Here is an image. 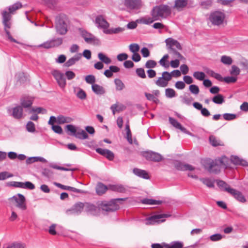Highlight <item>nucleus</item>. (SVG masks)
Returning <instances> with one entry per match:
<instances>
[{
    "mask_svg": "<svg viewBox=\"0 0 248 248\" xmlns=\"http://www.w3.org/2000/svg\"><path fill=\"white\" fill-rule=\"evenodd\" d=\"M21 7V3L18 1L8 7V9L9 10V12H7L6 10H4L1 13L4 31L7 35V37L11 42L17 44L20 43L12 36L8 29L11 28L12 25L11 22H10L12 17L11 14H13L15 11L20 8Z\"/></svg>",
    "mask_w": 248,
    "mask_h": 248,
    "instance_id": "1",
    "label": "nucleus"
},
{
    "mask_svg": "<svg viewBox=\"0 0 248 248\" xmlns=\"http://www.w3.org/2000/svg\"><path fill=\"white\" fill-rule=\"evenodd\" d=\"M230 160L228 158L223 156L215 160L208 159L204 160L203 164L204 168L210 173L217 174L220 172V168L225 169L229 167Z\"/></svg>",
    "mask_w": 248,
    "mask_h": 248,
    "instance_id": "2",
    "label": "nucleus"
},
{
    "mask_svg": "<svg viewBox=\"0 0 248 248\" xmlns=\"http://www.w3.org/2000/svg\"><path fill=\"white\" fill-rule=\"evenodd\" d=\"M166 47L169 52L172 54L174 58H179L180 60H185V57L181 55L179 50H182V46L180 43L176 40L172 38H168L165 41Z\"/></svg>",
    "mask_w": 248,
    "mask_h": 248,
    "instance_id": "3",
    "label": "nucleus"
},
{
    "mask_svg": "<svg viewBox=\"0 0 248 248\" xmlns=\"http://www.w3.org/2000/svg\"><path fill=\"white\" fill-rule=\"evenodd\" d=\"M127 198H117L111 200L110 201H101L98 202V206L99 209L107 214L115 212L119 209V205L117 202L123 201Z\"/></svg>",
    "mask_w": 248,
    "mask_h": 248,
    "instance_id": "4",
    "label": "nucleus"
},
{
    "mask_svg": "<svg viewBox=\"0 0 248 248\" xmlns=\"http://www.w3.org/2000/svg\"><path fill=\"white\" fill-rule=\"evenodd\" d=\"M171 13V7L165 4H161L154 7L151 12L152 16L156 20L160 17L165 18L170 16Z\"/></svg>",
    "mask_w": 248,
    "mask_h": 248,
    "instance_id": "5",
    "label": "nucleus"
},
{
    "mask_svg": "<svg viewBox=\"0 0 248 248\" xmlns=\"http://www.w3.org/2000/svg\"><path fill=\"white\" fill-rule=\"evenodd\" d=\"M181 75V72L179 70H174L170 73L167 71L163 72L162 77H159L155 81V83L159 87H165L168 86L169 81L171 79L172 77H179Z\"/></svg>",
    "mask_w": 248,
    "mask_h": 248,
    "instance_id": "6",
    "label": "nucleus"
},
{
    "mask_svg": "<svg viewBox=\"0 0 248 248\" xmlns=\"http://www.w3.org/2000/svg\"><path fill=\"white\" fill-rule=\"evenodd\" d=\"M67 16L63 14H60L55 17V24L57 31L61 35L65 34L67 31Z\"/></svg>",
    "mask_w": 248,
    "mask_h": 248,
    "instance_id": "7",
    "label": "nucleus"
},
{
    "mask_svg": "<svg viewBox=\"0 0 248 248\" xmlns=\"http://www.w3.org/2000/svg\"><path fill=\"white\" fill-rule=\"evenodd\" d=\"M16 202V206L22 211L27 209L26 199L25 196L20 193L14 195L12 198Z\"/></svg>",
    "mask_w": 248,
    "mask_h": 248,
    "instance_id": "8",
    "label": "nucleus"
},
{
    "mask_svg": "<svg viewBox=\"0 0 248 248\" xmlns=\"http://www.w3.org/2000/svg\"><path fill=\"white\" fill-rule=\"evenodd\" d=\"M170 215L167 214H162L159 215H155L152 216H151L149 217L146 218V225H151L154 224L155 223H159L163 222L165 221V219H161L163 218H166L170 217Z\"/></svg>",
    "mask_w": 248,
    "mask_h": 248,
    "instance_id": "9",
    "label": "nucleus"
},
{
    "mask_svg": "<svg viewBox=\"0 0 248 248\" xmlns=\"http://www.w3.org/2000/svg\"><path fill=\"white\" fill-rule=\"evenodd\" d=\"M142 155L147 160L155 162H160L163 159V156L160 154L153 151L144 152Z\"/></svg>",
    "mask_w": 248,
    "mask_h": 248,
    "instance_id": "10",
    "label": "nucleus"
},
{
    "mask_svg": "<svg viewBox=\"0 0 248 248\" xmlns=\"http://www.w3.org/2000/svg\"><path fill=\"white\" fill-rule=\"evenodd\" d=\"M210 19L213 25L218 26L222 24L224 15L221 12L217 11L210 15Z\"/></svg>",
    "mask_w": 248,
    "mask_h": 248,
    "instance_id": "11",
    "label": "nucleus"
},
{
    "mask_svg": "<svg viewBox=\"0 0 248 248\" xmlns=\"http://www.w3.org/2000/svg\"><path fill=\"white\" fill-rule=\"evenodd\" d=\"M84 210V203L78 202L75 203L71 209L66 210V213L68 215H78Z\"/></svg>",
    "mask_w": 248,
    "mask_h": 248,
    "instance_id": "12",
    "label": "nucleus"
},
{
    "mask_svg": "<svg viewBox=\"0 0 248 248\" xmlns=\"http://www.w3.org/2000/svg\"><path fill=\"white\" fill-rule=\"evenodd\" d=\"M46 111V109L42 107H33L28 110L29 114H31L30 119L32 121H37L38 119V114H45Z\"/></svg>",
    "mask_w": 248,
    "mask_h": 248,
    "instance_id": "13",
    "label": "nucleus"
},
{
    "mask_svg": "<svg viewBox=\"0 0 248 248\" xmlns=\"http://www.w3.org/2000/svg\"><path fill=\"white\" fill-rule=\"evenodd\" d=\"M84 209L88 214L93 216L98 215L100 210L98 206L97 207L95 205L89 202L84 203Z\"/></svg>",
    "mask_w": 248,
    "mask_h": 248,
    "instance_id": "14",
    "label": "nucleus"
},
{
    "mask_svg": "<svg viewBox=\"0 0 248 248\" xmlns=\"http://www.w3.org/2000/svg\"><path fill=\"white\" fill-rule=\"evenodd\" d=\"M52 74L56 79L59 85L61 88H64L66 85V80L63 74L57 70L54 71Z\"/></svg>",
    "mask_w": 248,
    "mask_h": 248,
    "instance_id": "15",
    "label": "nucleus"
},
{
    "mask_svg": "<svg viewBox=\"0 0 248 248\" xmlns=\"http://www.w3.org/2000/svg\"><path fill=\"white\" fill-rule=\"evenodd\" d=\"M124 4L131 10L139 9L141 7L140 0H125Z\"/></svg>",
    "mask_w": 248,
    "mask_h": 248,
    "instance_id": "16",
    "label": "nucleus"
},
{
    "mask_svg": "<svg viewBox=\"0 0 248 248\" xmlns=\"http://www.w3.org/2000/svg\"><path fill=\"white\" fill-rule=\"evenodd\" d=\"M95 24L97 27L104 30L107 29L109 27V23L101 15L98 16L95 18Z\"/></svg>",
    "mask_w": 248,
    "mask_h": 248,
    "instance_id": "17",
    "label": "nucleus"
},
{
    "mask_svg": "<svg viewBox=\"0 0 248 248\" xmlns=\"http://www.w3.org/2000/svg\"><path fill=\"white\" fill-rule=\"evenodd\" d=\"M34 101L33 98L31 96H23L20 99V104L22 108H30Z\"/></svg>",
    "mask_w": 248,
    "mask_h": 248,
    "instance_id": "18",
    "label": "nucleus"
},
{
    "mask_svg": "<svg viewBox=\"0 0 248 248\" xmlns=\"http://www.w3.org/2000/svg\"><path fill=\"white\" fill-rule=\"evenodd\" d=\"M23 108L20 105H17L12 108L11 115L15 119H20L23 115Z\"/></svg>",
    "mask_w": 248,
    "mask_h": 248,
    "instance_id": "19",
    "label": "nucleus"
},
{
    "mask_svg": "<svg viewBox=\"0 0 248 248\" xmlns=\"http://www.w3.org/2000/svg\"><path fill=\"white\" fill-rule=\"evenodd\" d=\"M133 172L135 175L143 179H149L150 178L148 173L145 170L135 168L133 169Z\"/></svg>",
    "mask_w": 248,
    "mask_h": 248,
    "instance_id": "20",
    "label": "nucleus"
},
{
    "mask_svg": "<svg viewBox=\"0 0 248 248\" xmlns=\"http://www.w3.org/2000/svg\"><path fill=\"white\" fill-rule=\"evenodd\" d=\"M217 185L223 191L230 193L234 191V189L231 188L230 186L223 180H217Z\"/></svg>",
    "mask_w": 248,
    "mask_h": 248,
    "instance_id": "21",
    "label": "nucleus"
},
{
    "mask_svg": "<svg viewBox=\"0 0 248 248\" xmlns=\"http://www.w3.org/2000/svg\"><path fill=\"white\" fill-rule=\"evenodd\" d=\"M231 162L235 165H240L243 166H248V163L247 161L240 158L237 156L232 155L230 158Z\"/></svg>",
    "mask_w": 248,
    "mask_h": 248,
    "instance_id": "22",
    "label": "nucleus"
},
{
    "mask_svg": "<svg viewBox=\"0 0 248 248\" xmlns=\"http://www.w3.org/2000/svg\"><path fill=\"white\" fill-rule=\"evenodd\" d=\"M82 55L80 53H78L74 55L72 58L69 59L65 63V65L66 67H70L74 65L81 58Z\"/></svg>",
    "mask_w": 248,
    "mask_h": 248,
    "instance_id": "23",
    "label": "nucleus"
},
{
    "mask_svg": "<svg viewBox=\"0 0 248 248\" xmlns=\"http://www.w3.org/2000/svg\"><path fill=\"white\" fill-rule=\"evenodd\" d=\"M93 91L97 95H102L106 92L103 87L97 84H93L92 86Z\"/></svg>",
    "mask_w": 248,
    "mask_h": 248,
    "instance_id": "24",
    "label": "nucleus"
},
{
    "mask_svg": "<svg viewBox=\"0 0 248 248\" xmlns=\"http://www.w3.org/2000/svg\"><path fill=\"white\" fill-rule=\"evenodd\" d=\"M235 199H236L238 201L244 202H246V199L241 192L240 191L234 189V191L230 193Z\"/></svg>",
    "mask_w": 248,
    "mask_h": 248,
    "instance_id": "25",
    "label": "nucleus"
},
{
    "mask_svg": "<svg viewBox=\"0 0 248 248\" xmlns=\"http://www.w3.org/2000/svg\"><path fill=\"white\" fill-rule=\"evenodd\" d=\"M62 43V38H54L49 42H47V48L57 47L61 45Z\"/></svg>",
    "mask_w": 248,
    "mask_h": 248,
    "instance_id": "26",
    "label": "nucleus"
},
{
    "mask_svg": "<svg viewBox=\"0 0 248 248\" xmlns=\"http://www.w3.org/2000/svg\"><path fill=\"white\" fill-rule=\"evenodd\" d=\"M210 143L214 147L218 146H223L224 144L219 139H217L214 135L210 136L209 138Z\"/></svg>",
    "mask_w": 248,
    "mask_h": 248,
    "instance_id": "27",
    "label": "nucleus"
},
{
    "mask_svg": "<svg viewBox=\"0 0 248 248\" xmlns=\"http://www.w3.org/2000/svg\"><path fill=\"white\" fill-rule=\"evenodd\" d=\"M73 121V119L70 117L64 116L62 115H60L57 117V124H59L70 123Z\"/></svg>",
    "mask_w": 248,
    "mask_h": 248,
    "instance_id": "28",
    "label": "nucleus"
},
{
    "mask_svg": "<svg viewBox=\"0 0 248 248\" xmlns=\"http://www.w3.org/2000/svg\"><path fill=\"white\" fill-rule=\"evenodd\" d=\"M81 36L85 40V42L90 43L95 40V37L92 34L87 32L86 31H81Z\"/></svg>",
    "mask_w": 248,
    "mask_h": 248,
    "instance_id": "29",
    "label": "nucleus"
},
{
    "mask_svg": "<svg viewBox=\"0 0 248 248\" xmlns=\"http://www.w3.org/2000/svg\"><path fill=\"white\" fill-rule=\"evenodd\" d=\"M155 20L153 16L152 17H150L149 16H144L137 19L136 21L138 23L148 25L151 23H152Z\"/></svg>",
    "mask_w": 248,
    "mask_h": 248,
    "instance_id": "30",
    "label": "nucleus"
},
{
    "mask_svg": "<svg viewBox=\"0 0 248 248\" xmlns=\"http://www.w3.org/2000/svg\"><path fill=\"white\" fill-rule=\"evenodd\" d=\"M108 187L102 183H98L96 187V192L98 195H102L104 194Z\"/></svg>",
    "mask_w": 248,
    "mask_h": 248,
    "instance_id": "31",
    "label": "nucleus"
},
{
    "mask_svg": "<svg viewBox=\"0 0 248 248\" xmlns=\"http://www.w3.org/2000/svg\"><path fill=\"white\" fill-rule=\"evenodd\" d=\"M110 188L111 190L120 193H125L127 189L122 185H116L110 186Z\"/></svg>",
    "mask_w": 248,
    "mask_h": 248,
    "instance_id": "32",
    "label": "nucleus"
},
{
    "mask_svg": "<svg viewBox=\"0 0 248 248\" xmlns=\"http://www.w3.org/2000/svg\"><path fill=\"white\" fill-rule=\"evenodd\" d=\"M188 3V0H175L174 7L178 10H181L186 7Z\"/></svg>",
    "mask_w": 248,
    "mask_h": 248,
    "instance_id": "33",
    "label": "nucleus"
},
{
    "mask_svg": "<svg viewBox=\"0 0 248 248\" xmlns=\"http://www.w3.org/2000/svg\"><path fill=\"white\" fill-rule=\"evenodd\" d=\"M165 248H183V243L180 241H173L170 244H164Z\"/></svg>",
    "mask_w": 248,
    "mask_h": 248,
    "instance_id": "34",
    "label": "nucleus"
},
{
    "mask_svg": "<svg viewBox=\"0 0 248 248\" xmlns=\"http://www.w3.org/2000/svg\"><path fill=\"white\" fill-rule=\"evenodd\" d=\"M38 161L46 163V160L45 158L41 156L29 157L26 160V163L31 164Z\"/></svg>",
    "mask_w": 248,
    "mask_h": 248,
    "instance_id": "35",
    "label": "nucleus"
},
{
    "mask_svg": "<svg viewBox=\"0 0 248 248\" xmlns=\"http://www.w3.org/2000/svg\"><path fill=\"white\" fill-rule=\"evenodd\" d=\"M74 136L80 140H85L88 138V135L83 130H80L76 131Z\"/></svg>",
    "mask_w": 248,
    "mask_h": 248,
    "instance_id": "36",
    "label": "nucleus"
},
{
    "mask_svg": "<svg viewBox=\"0 0 248 248\" xmlns=\"http://www.w3.org/2000/svg\"><path fill=\"white\" fill-rule=\"evenodd\" d=\"M124 30V28L121 27H118L116 28H111L109 29H108L107 30H105L104 32L106 34H116L123 32Z\"/></svg>",
    "mask_w": 248,
    "mask_h": 248,
    "instance_id": "37",
    "label": "nucleus"
},
{
    "mask_svg": "<svg viewBox=\"0 0 248 248\" xmlns=\"http://www.w3.org/2000/svg\"><path fill=\"white\" fill-rule=\"evenodd\" d=\"M125 130L126 132V139L128 142L132 143V134L130 129L129 121H128L125 124Z\"/></svg>",
    "mask_w": 248,
    "mask_h": 248,
    "instance_id": "38",
    "label": "nucleus"
},
{
    "mask_svg": "<svg viewBox=\"0 0 248 248\" xmlns=\"http://www.w3.org/2000/svg\"><path fill=\"white\" fill-rule=\"evenodd\" d=\"M212 101L217 104H221L224 102V97L221 94H217L212 98Z\"/></svg>",
    "mask_w": 248,
    "mask_h": 248,
    "instance_id": "39",
    "label": "nucleus"
},
{
    "mask_svg": "<svg viewBox=\"0 0 248 248\" xmlns=\"http://www.w3.org/2000/svg\"><path fill=\"white\" fill-rule=\"evenodd\" d=\"M165 95L167 98H171L176 96L175 90L171 88H167L165 90Z\"/></svg>",
    "mask_w": 248,
    "mask_h": 248,
    "instance_id": "40",
    "label": "nucleus"
},
{
    "mask_svg": "<svg viewBox=\"0 0 248 248\" xmlns=\"http://www.w3.org/2000/svg\"><path fill=\"white\" fill-rule=\"evenodd\" d=\"M98 57L100 61H101L106 64H108L110 63L111 62V59L109 58L106 56V55H105L102 53H99L98 54Z\"/></svg>",
    "mask_w": 248,
    "mask_h": 248,
    "instance_id": "41",
    "label": "nucleus"
},
{
    "mask_svg": "<svg viewBox=\"0 0 248 248\" xmlns=\"http://www.w3.org/2000/svg\"><path fill=\"white\" fill-rule=\"evenodd\" d=\"M65 129L66 132L69 135L74 136L77 130L75 126L72 124H68L66 125Z\"/></svg>",
    "mask_w": 248,
    "mask_h": 248,
    "instance_id": "42",
    "label": "nucleus"
},
{
    "mask_svg": "<svg viewBox=\"0 0 248 248\" xmlns=\"http://www.w3.org/2000/svg\"><path fill=\"white\" fill-rule=\"evenodd\" d=\"M114 83L116 85V90L117 91H121L124 88V84L122 80L119 78H116L114 80Z\"/></svg>",
    "mask_w": 248,
    "mask_h": 248,
    "instance_id": "43",
    "label": "nucleus"
},
{
    "mask_svg": "<svg viewBox=\"0 0 248 248\" xmlns=\"http://www.w3.org/2000/svg\"><path fill=\"white\" fill-rule=\"evenodd\" d=\"M193 77L199 80H203L205 77V74L203 72L196 71L193 73Z\"/></svg>",
    "mask_w": 248,
    "mask_h": 248,
    "instance_id": "44",
    "label": "nucleus"
},
{
    "mask_svg": "<svg viewBox=\"0 0 248 248\" xmlns=\"http://www.w3.org/2000/svg\"><path fill=\"white\" fill-rule=\"evenodd\" d=\"M181 98H182V102L188 106L190 105L192 101L193 100V98L192 97L186 95L181 96Z\"/></svg>",
    "mask_w": 248,
    "mask_h": 248,
    "instance_id": "45",
    "label": "nucleus"
},
{
    "mask_svg": "<svg viewBox=\"0 0 248 248\" xmlns=\"http://www.w3.org/2000/svg\"><path fill=\"white\" fill-rule=\"evenodd\" d=\"M201 181L207 187L209 188H212L214 187V183L211 179L209 178H202L201 179Z\"/></svg>",
    "mask_w": 248,
    "mask_h": 248,
    "instance_id": "46",
    "label": "nucleus"
},
{
    "mask_svg": "<svg viewBox=\"0 0 248 248\" xmlns=\"http://www.w3.org/2000/svg\"><path fill=\"white\" fill-rule=\"evenodd\" d=\"M22 188L32 190L35 188L34 185L30 181L23 182Z\"/></svg>",
    "mask_w": 248,
    "mask_h": 248,
    "instance_id": "47",
    "label": "nucleus"
},
{
    "mask_svg": "<svg viewBox=\"0 0 248 248\" xmlns=\"http://www.w3.org/2000/svg\"><path fill=\"white\" fill-rule=\"evenodd\" d=\"M221 62L225 64L230 65L232 63V60L230 57L224 55L221 58Z\"/></svg>",
    "mask_w": 248,
    "mask_h": 248,
    "instance_id": "48",
    "label": "nucleus"
},
{
    "mask_svg": "<svg viewBox=\"0 0 248 248\" xmlns=\"http://www.w3.org/2000/svg\"><path fill=\"white\" fill-rule=\"evenodd\" d=\"M26 127L27 130L29 132H33L35 131V125L31 121L27 123Z\"/></svg>",
    "mask_w": 248,
    "mask_h": 248,
    "instance_id": "49",
    "label": "nucleus"
},
{
    "mask_svg": "<svg viewBox=\"0 0 248 248\" xmlns=\"http://www.w3.org/2000/svg\"><path fill=\"white\" fill-rule=\"evenodd\" d=\"M189 90L190 92L194 94H198L200 92V90L198 86L191 84L189 87Z\"/></svg>",
    "mask_w": 248,
    "mask_h": 248,
    "instance_id": "50",
    "label": "nucleus"
},
{
    "mask_svg": "<svg viewBox=\"0 0 248 248\" xmlns=\"http://www.w3.org/2000/svg\"><path fill=\"white\" fill-rule=\"evenodd\" d=\"M169 122L170 124L174 127L177 129H178L180 126L181 125V124L179 123L175 119L170 117L169 118Z\"/></svg>",
    "mask_w": 248,
    "mask_h": 248,
    "instance_id": "51",
    "label": "nucleus"
},
{
    "mask_svg": "<svg viewBox=\"0 0 248 248\" xmlns=\"http://www.w3.org/2000/svg\"><path fill=\"white\" fill-rule=\"evenodd\" d=\"M225 236H223L220 233H216L213 234L210 236V239L213 242L218 241L220 240Z\"/></svg>",
    "mask_w": 248,
    "mask_h": 248,
    "instance_id": "52",
    "label": "nucleus"
},
{
    "mask_svg": "<svg viewBox=\"0 0 248 248\" xmlns=\"http://www.w3.org/2000/svg\"><path fill=\"white\" fill-rule=\"evenodd\" d=\"M129 48L130 51L133 53H138L140 50V46L137 44H132L129 45Z\"/></svg>",
    "mask_w": 248,
    "mask_h": 248,
    "instance_id": "53",
    "label": "nucleus"
},
{
    "mask_svg": "<svg viewBox=\"0 0 248 248\" xmlns=\"http://www.w3.org/2000/svg\"><path fill=\"white\" fill-rule=\"evenodd\" d=\"M136 73L138 77L142 78H146L144 70L142 68H137L136 70Z\"/></svg>",
    "mask_w": 248,
    "mask_h": 248,
    "instance_id": "54",
    "label": "nucleus"
},
{
    "mask_svg": "<svg viewBox=\"0 0 248 248\" xmlns=\"http://www.w3.org/2000/svg\"><path fill=\"white\" fill-rule=\"evenodd\" d=\"M237 78L234 77H226L223 78V81L229 84L231 83H234L237 81Z\"/></svg>",
    "mask_w": 248,
    "mask_h": 248,
    "instance_id": "55",
    "label": "nucleus"
},
{
    "mask_svg": "<svg viewBox=\"0 0 248 248\" xmlns=\"http://www.w3.org/2000/svg\"><path fill=\"white\" fill-rule=\"evenodd\" d=\"M240 70L236 65H232V69L230 71V74L233 76H237L240 74Z\"/></svg>",
    "mask_w": 248,
    "mask_h": 248,
    "instance_id": "56",
    "label": "nucleus"
},
{
    "mask_svg": "<svg viewBox=\"0 0 248 248\" xmlns=\"http://www.w3.org/2000/svg\"><path fill=\"white\" fill-rule=\"evenodd\" d=\"M85 81L88 84H94L95 82V77L92 75H89L86 77Z\"/></svg>",
    "mask_w": 248,
    "mask_h": 248,
    "instance_id": "57",
    "label": "nucleus"
},
{
    "mask_svg": "<svg viewBox=\"0 0 248 248\" xmlns=\"http://www.w3.org/2000/svg\"><path fill=\"white\" fill-rule=\"evenodd\" d=\"M223 117L225 120L231 121L236 119V115L234 114L226 113L223 114Z\"/></svg>",
    "mask_w": 248,
    "mask_h": 248,
    "instance_id": "58",
    "label": "nucleus"
},
{
    "mask_svg": "<svg viewBox=\"0 0 248 248\" xmlns=\"http://www.w3.org/2000/svg\"><path fill=\"white\" fill-rule=\"evenodd\" d=\"M25 245L24 244L14 242L9 245L6 248H25Z\"/></svg>",
    "mask_w": 248,
    "mask_h": 248,
    "instance_id": "59",
    "label": "nucleus"
},
{
    "mask_svg": "<svg viewBox=\"0 0 248 248\" xmlns=\"http://www.w3.org/2000/svg\"><path fill=\"white\" fill-rule=\"evenodd\" d=\"M156 65V62L152 60H148L146 62L145 67L147 68H153Z\"/></svg>",
    "mask_w": 248,
    "mask_h": 248,
    "instance_id": "60",
    "label": "nucleus"
},
{
    "mask_svg": "<svg viewBox=\"0 0 248 248\" xmlns=\"http://www.w3.org/2000/svg\"><path fill=\"white\" fill-rule=\"evenodd\" d=\"M52 129L53 131L57 134H62L63 133V130L61 126L59 125H52Z\"/></svg>",
    "mask_w": 248,
    "mask_h": 248,
    "instance_id": "61",
    "label": "nucleus"
},
{
    "mask_svg": "<svg viewBox=\"0 0 248 248\" xmlns=\"http://www.w3.org/2000/svg\"><path fill=\"white\" fill-rule=\"evenodd\" d=\"M13 176V174L9 173L7 171L0 172V180H4Z\"/></svg>",
    "mask_w": 248,
    "mask_h": 248,
    "instance_id": "62",
    "label": "nucleus"
},
{
    "mask_svg": "<svg viewBox=\"0 0 248 248\" xmlns=\"http://www.w3.org/2000/svg\"><path fill=\"white\" fill-rule=\"evenodd\" d=\"M186 164H184L180 161H176L175 162L174 166L175 168L179 170H183L185 169Z\"/></svg>",
    "mask_w": 248,
    "mask_h": 248,
    "instance_id": "63",
    "label": "nucleus"
},
{
    "mask_svg": "<svg viewBox=\"0 0 248 248\" xmlns=\"http://www.w3.org/2000/svg\"><path fill=\"white\" fill-rule=\"evenodd\" d=\"M239 64L243 67V68L248 72V60H243L241 61Z\"/></svg>",
    "mask_w": 248,
    "mask_h": 248,
    "instance_id": "64",
    "label": "nucleus"
}]
</instances>
